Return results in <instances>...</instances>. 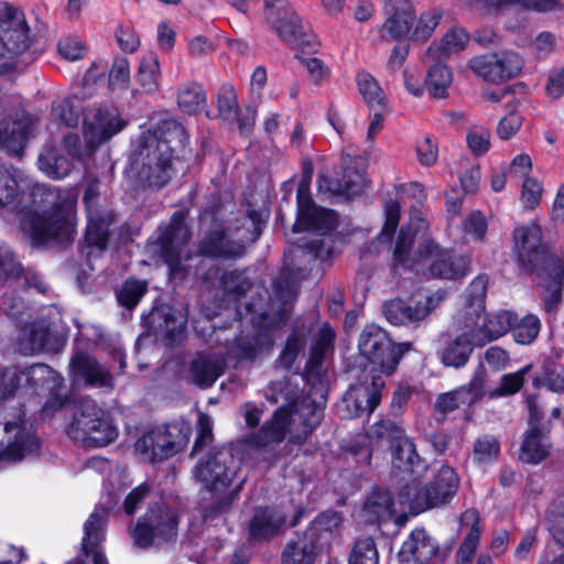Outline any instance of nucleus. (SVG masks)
<instances>
[{"label":"nucleus","mask_w":564,"mask_h":564,"mask_svg":"<svg viewBox=\"0 0 564 564\" xmlns=\"http://www.w3.org/2000/svg\"><path fill=\"white\" fill-rule=\"evenodd\" d=\"M187 134L173 119L143 131L132 144L129 172L141 183L162 187L172 175L176 152L185 148Z\"/></svg>","instance_id":"nucleus-1"},{"label":"nucleus","mask_w":564,"mask_h":564,"mask_svg":"<svg viewBox=\"0 0 564 564\" xmlns=\"http://www.w3.org/2000/svg\"><path fill=\"white\" fill-rule=\"evenodd\" d=\"M512 237V250L519 269L534 280H543L549 291L546 308L551 311L557 307L564 286V252L554 250L543 241L542 228L533 221L514 228Z\"/></svg>","instance_id":"nucleus-2"},{"label":"nucleus","mask_w":564,"mask_h":564,"mask_svg":"<svg viewBox=\"0 0 564 564\" xmlns=\"http://www.w3.org/2000/svg\"><path fill=\"white\" fill-rule=\"evenodd\" d=\"M30 204L21 208V227L34 245H44L70 230V214L77 202L72 188L32 186Z\"/></svg>","instance_id":"nucleus-3"},{"label":"nucleus","mask_w":564,"mask_h":564,"mask_svg":"<svg viewBox=\"0 0 564 564\" xmlns=\"http://www.w3.org/2000/svg\"><path fill=\"white\" fill-rule=\"evenodd\" d=\"M412 348L411 341L395 343L379 325H366L358 339L360 356L366 360L365 365H360V375L377 383L386 382L382 377L393 376L404 355Z\"/></svg>","instance_id":"nucleus-4"},{"label":"nucleus","mask_w":564,"mask_h":564,"mask_svg":"<svg viewBox=\"0 0 564 564\" xmlns=\"http://www.w3.org/2000/svg\"><path fill=\"white\" fill-rule=\"evenodd\" d=\"M238 469V459L235 458L232 451L226 446L207 452L193 468L196 481L202 484L215 497L219 496L218 511L226 510L232 502L235 494L229 490V487Z\"/></svg>","instance_id":"nucleus-5"},{"label":"nucleus","mask_w":564,"mask_h":564,"mask_svg":"<svg viewBox=\"0 0 564 564\" xmlns=\"http://www.w3.org/2000/svg\"><path fill=\"white\" fill-rule=\"evenodd\" d=\"M67 434L84 447H102L115 441L117 430L101 408L85 401L75 413Z\"/></svg>","instance_id":"nucleus-6"},{"label":"nucleus","mask_w":564,"mask_h":564,"mask_svg":"<svg viewBox=\"0 0 564 564\" xmlns=\"http://www.w3.org/2000/svg\"><path fill=\"white\" fill-rule=\"evenodd\" d=\"M191 431L189 423L184 421L156 426L137 441L135 451L152 463L161 460L184 447Z\"/></svg>","instance_id":"nucleus-7"},{"label":"nucleus","mask_w":564,"mask_h":564,"mask_svg":"<svg viewBox=\"0 0 564 564\" xmlns=\"http://www.w3.org/2000/svg\"><path fill=\"white\" fill-rule=\"evenodd\" d=\"M459 485L456 469L444 464L429 482L414 492L410 508L415 513H421L445 506L456 496Z\"/></svg>","instance_id":"nucleus-8"},{"label":"nucleus","mask_w":564,"mask_h":564,"mask_svg":"<svg viewBox=\"0 0 564 564\" xmlns=\"http://www.w3.org/2000/svg\"><path fill=\"white\" fill-rule=\"evenodd\" d=\"M367 169L365 156L343 153L339 172L335 176L319 174V192L345 197L358 195L365 187Z\"/></svg>","instance_id":"nucleus-9"},{"label":"nucleus","mask_w":564,"mask_h":564,"mask_svg":"<svg viewBox=\"0 0 564 564\" xmlns=\"http://www.w3.org/2000/svg\"><path fill=\"white\" fill-rule=\"evenodd\" d=\"M386 382L371 381L358 375L357 381L349 386L336 404V413L341 420H352L370 415L380 404Z\"/></svg>","instance_id":"nucleus-10"},{"label":"nucleus","mask_w":564,"mask_h":564,"mask_svg":"<svg viewBox=\"0 0 564 564\" xmlns=\"http://www.w3.org/2000/svg\"><path fill=\"white\" fill-rule=\"evenodd\" d=\"M177 518L165 503L150 509L137 523L132 531L134 543L148 547L155 543L166 542L176 535Z\"/></svg>","instance_id":"nucleus-11"},{"label":"nucleus","mask_w":564,"mask_h":564,"mask_svg":"<svg viewBox=\"0 0 564 564\" xmlns=\"http://www.w3.org/2000/svg\"><path fill=\"white\" fill-rule=\"evenodd\" d=\"M128 122L117 109H89L84 115L83 137L89 153L120 133Z\"/></svg>","instance_id":"nucleus-12"},{"label":"nucleus","mask_w":564,"mask_h":564,"mask_svg":"<svg viewBox=\"0 0 564 564\" xmlns=\"http://www.w3.org/2000/svg\"><path fill=\"white\" fill-rule=\"evenodd\" d=\"M28 47V29L22 13L8 7L0 23V74L11 67V61Z\"/></svg>","instance_id":"nucleus-13"},{"label":"nucleus","mask_w":564,"mask_h":564,"mask_svg":"<svg viewBox=\"0 0 564 564\" xmlns=\"http://www.w3.org/2000/svg\"><path fill=\"white\" fill-rule=\"evenodd\" d=\"M188 240L189 231L184 221V214L178 212L173 215L170 226L155 242L149 246V249L152 253H159L170 267L171 274L176 275L183 249Z\"/></svg>","instance_id":"nucleus-14"},{"label":"nucleus","mask_w":564,"mask_h":564,"mask_svg":"<svg viewBox=\"0 0 564 564\" xmlns=\"http://www.w3.org/2000/svg\"><path fill=\"white\" fill-rule=\"evenodd\" d=\"M469 67L486 82L502 83L521 72L523 59L518 53L508 51L473 57Z\"/></svg>","instance_id":"nucleus-15"},{"label":"nucleus","mask_w":564,"mask_h":564,"mask_svg":"<svg viewBox=\"0 0 564 564\" xmlns=\"http://www.w3.org/2000/svg\"><path fill=\"white\" fill-rule=\"evenodd\" d=\"M440 301L441 299H435L433 295H412L409 301L395 297L383 303L382 312L392 325L416 324L426 318Z\"/></svg>","instance_id":"nucleus-16"},{"label":"nucleus","mask_w":564,"mask_h":564,"mask_svg":"<svg viewBox=\"0 0 564 564\" xmlns=\"http://www.w3.org/2000/svg\"><path fill=\"white\" fill-rule=\"evenodd\" d=\"M485 395V383L480 376H474L467 383L441 393L436 397L433 411L436 421L443 422L446 416L459 408H470Z\"/></svg>","instance_id":"nucleus-17"},{"label":"nucleus","mask_w":564,"mask_h":564,"mask_svg":"<svg viewBox=\"0 0 564 564\" xmlns=\"http://www.w3.org/2000/svg\"><path fill=\"white\" fill-rule=\"evenodd\" d=\"M7 435V445L0 449V465L21 460L26 455L37 452L40 444L32 431L28 426L23 414H20L17 421L4 424Z\"/></svg>","instance_id":"nucleus-18"},{"label":"nucleus","mask_w":564,"mask_h":564,"mask_svg":"<svg viewBox=\"0 0 564 564\" xmlns=\"http://www.w3.org/2000/svg\"><path fill=\"white\" fill-rule=\"evenodd\" d=\"M99 196L98 183L91 182L84 194V203L87 212V229L86 242L89 246L104 250L108 240V228L112 223V214L100 209L97 206V198Z\"/></svg>","instance_id":"nucleus-19"},{"label":"nucleus","mask_w":564,"mask_h":564,"mask_svg":"<svg viewBox=\"0 0 564 564\" xmlns=\"http://www.w3.org/2000/svg\"><path fill=\"white\" fill-rule=\"evenodd\" d=\"M339 214L319 206V264L330 267L347 243L346 236L338 230Z\"/></svg>","instance_id":"nucleus-20"},{"label":"nucleus","mask_w":564,"mask_h":564,"mask_svg":"<svg viewBox=\"0 0 564 564\" xmlns=\"http://www.w3.org/2000/svg\"><path fill=\"white\" fill-rule=\"evenodd\" d=\"M422 253L434 256L429 265V272L433 278L457 280L467 275L469 271L467 257L456 253L453 249H441L433 241H429L424 246Z\"/></svg>","instance_id":"nucleus-21"},{"label":"nucleus","mask_w":564,"mask_h":564,"mask_svg":"<svg viewBox=\"0 0 564 564\" xmlns=\"http://www.w3.org/2000/svg\"><path fill=\"white\" fill-rule=\"evenodd\" d=\"M384 13L388 18L380 29L381 37L397 41L408 37L416 19L411 0H386Z\"/></svg>","instance_id":"nucleus-22"},{"label":"nucleus","mask_w":564,"mask_h":564,"mask_svg":"<svg viewBox=\"0 0 564 564\" xmlns=\"http://www.w3.org/2000/svg\"><path fill=\"white\" fill-rule=\"evenodd\" d=\"M448 550L441 553L438 543L427 533L424 528H415L409 538L402 543L398 556L401 562L416 561L427 563L434 557L444 562Z\"/></svg>","instance_id":"nucleus-23"},{"label":"nucleus","mask_w":564,"mask_h":564,"mask_svg":"<svg viewBox=\"0 0 564 564\" xmlns=\"http://www.w3.org/2000/svg\"><path fill=\"white\" fill-rule=\"evenodd\" d=\"M70 367L74 379L77 381L83 380L88 386L99 388L113 387L112 375L89 355L77 354L73 358Z\"/></svg>","instance_id":"nucleus-24"},{"label":"nucleus","mask_w":564,"mask_h":564,"mask_svg":"<svg viewBox=\"0 0 564 564\" xmlns=\"http://www.w3.org/2000/svg\"><path fill=\"white\" fill-rule=\"evenodd\" d=\"M293 25H295V29L290 30L293 32L292 37H280L292 45L295 51V57L299 62L307 69L308 73L314 74L317 69V59L315 57L317 53L315 35L306 32L301 18L297 19Z\"/></svg>","instance_id":"nucleus-25"},{"label":"nucleus","mask_w":564,"mask_h":564,"mask_svg":"<svg viewBox=\"0 0 564 564\" xmlns=\"http://www.w3.org/2000/svg\"><path fill=\"white\" fill-rule=\"evenodd\" d=\"M551 432L527 429L519 449V459L524 464L538 465L551 453Z\"/></svg>","instance_id":"nucleus-26"},{"label":"nucleus","mask_w":564,"mask_h":564,"mask_svg":"<svg viewBox=\"0 0 564 564\" xmlns=\"http://www.w3.org/2000/svg\"><path fill=\"white\" fill-rule=\"evenodd\" d=\"M362 510L369 523L387 522L395 513L394 498L388 489L373 486L365 500Z\"/></svg>","instance_id":"nucleus-27"},{"label":"nucleus","mask_w":564,"mask_h":564,"mask_svg":"<svg viewBox=\"0 0 564 564\" xmlns=\"http://www.w3.org/2000/svg\"><path fill=\"white\" fill-rule=\"evenodd\" d=\"M517 322V314L511 311H499L486 314L482 325L474 333L477 344L484 346L487 343L496 340L508 332Z\"/></svg>","instance_id":"nucleus-28"},{"label":"nucleus","mask_w":564,"mask_h":564,"mask_svg":"<svg viewBox=\"0 0 564 564\" xmlns=\"http://www.w3.org/2000/svg\"><path fill=\"white\" fill-rule=\"evenodd\" d=\"M312 172L311 169L305 173L297 188V218L293 226L295 232L314 231L317 227V209L308 192Z\"/></svg>","instance_id":"nucleus-29"},{"label":"nucleus","mask_w":564,"mask_h":564,"mask_svg":"<svg viewBox=\"0 0 564 564\" xmlns=\"http://www.w3.org/2000/svg\"><path fill=\"white\" fill-rule=\"evenodd\" d=\"M317 528L313 524L302 536L286 545L283 552L284 564H314L316 558Z\"/></svg>","instance_id":"nucleus-30"},{"label":"nucleus","mask_w":564,"mask_h":564,"mask_svg":"<svg viewBox=\"0 0 564 564\" xmlns=\"http://www.w3.org/2000/svg\"><path fill=\"white\" fill-rule=\"evenodd\" d=\"M476 345L474 333H462L446 343L441 352V362L445 367L459 369L468 362Z\"/></svg>","instance_id":"nucleus-31"},{"label":"nucleus","mask_w":564,"mask_h":564,"mask_svg":"<svg viewBox=\"0 0 564 564\" xmlns=\"http://www.w3.org/2000/svg\"><path fill=\"white\" fill-rule=\"evenodd\" d=\"M225 359L219 355H199L191 366V377L200 388L210 387L224 372Z\"/></svg>","instance_id":"nucleus-32"},{"label":"nucleus","mask_w":564,"mask_h":564,"mask_svg":"<svg viewBox=\"0 0 564 564\" xmlns=\"http://www.w3.org/2000/svg\"><path fill=\"white\" fill-rule=\"evenodd\" d=\"M31 132V122L20 120H2L0 122V147L12 154H20Z\"/></svg>","instance_id":"nucleus-33"},{"label":"nucleus","mask_w":564,"mask_h":564,"mask_svg":"<svg viewBox=\"0 0 564 564\" xmlns=\"http://www.w3.org/2000/svg\"><path fill=\"white\" fill-rule=\"evenodd\" d=\"M292 411L289 408H279L272 419L259 432L257 444L265 446L270 443L282 442L292 423Z\"/></svg>","instance_id":"nucleus-34"},{"label":"nucleus","mask_w":564,"mask_h":564,"mask_svg":"<svg viewBox=\"0 0 564 564\" xmlns=\"http://www.w3.org/2000/svg\"><path fill=\"white\" fill-rule=\"evenodd\" d=\"M264 17L279 36L286 39L292 37L293 32L285 28L284 20L294 24L300 19L293 8L285 4L283 0H264Z\"/></svg>","instance_id":"nucleus-35"},{"label":"nucleus","mask_w":564,"mask_h":564,"mask_svg":"<svg viewBox=\"0 0 564 564\" xmlns=\"http://www.w3.org/2000/svg\"><path fill=\"white\" fill-rule=\"evenodd\" d=\"M284 522L285 518L281 512L270 509H260L250 521V536L253 540H265L275 534Z\"/></svg>","instance_id":"nucleus-36"},{"label":"nucleus","mask_w":564,"mask_h":564,"mask_svg":"<svg viewBox=\"0 0 564 564\" xmlns=\"http://www.w3.org/2000/svg\"><path fill=\"white\" fill-rule=\"evenodd\" d=\"M161 68L156 54L149 52L142 55L135 74V80L147 94L156 93L160 88Z\"/></svg>","instance_id":"nucleus-37"},{"label":"nucleus","mask_w":564,"mask_h":564,"mask_svg":"<svg viewBox=\"0 0 564 564\" xmlns=\"http://www.w3.org/2000/svg\"><path fill=\"white\" fill-rule=\"evenodd\" d=\"M392 459L397 468L404 473L413 474L422 465V459L416 451L413 440L405 434L390 446Z\"/></svg>","instance_id":"nucleus-38"},{"label":"nucleus","mask_w":564,"mask_h":564,"mask_svg":"<svg viewBox=\"0 0 564 564\" xmlns=\"http://www.w3.org/2000/svg\"><path fill=\"white\" fill-rule=\"evenodd\" d=\"M50 332L44 322L25 326L19 336L18 347L24 355L39 352L47 347Z\"/></svg>","instance_id":"nucleus-39"},{"label":"nucleus","mask_w":564,"mask_h":564,"mask_svg":"<svg viewBox=\"0 0 564 564\" xmlns=\"http://www.w3.org/2000/svg\"><path fill=\"white\" fill-rule=\"evenodd\" d=\"M531 384L534 390H546L554 393L564 392V375L556 370L555 362L545 359L539 370L531 377Z\"/></svg>","instance_id":"nucleus-40"},{"label":"nucleus","mask_w":564,"mask_h":564,"mask_svg":"<svg viewBox=\"0 0 564 564\" xmlns=\"http://www.w3.org/2000/svg\"><path fill=\"white\" fill-rule=\"evenodd\" d=\"M358 91L369 108L384 109L387 97L378 80L367 70H360L356 75Z\"/></svg>","instance_id":"nucleus-41"},{"label":"nucleus","mask_w":564,"mask_h":564,"mask_svg":"<svg viewBox=\"0 0 564 564\" xmlns=\"http://www.w3.org/2000/svg\"><path fill=\"white\" fill-rule=\"evenodd\" d=\"M39 167L48 177L63 178L72 171L73 163L55 149H45L39 156Z\"/></svg>","instance_id":"nucleus-42"},{"label":"nucleus","mask_w":564,"mask_h":564,"mask_svg":"<svg viewBox=\"0 0 564 564\" xmlns=\"http://www.w3.org/2000/svg\"><path fill=\"white\" fill-rule=\"evenodd\" d=\"M452 80V69L445 64L436 63L427 70L425 86L432 98H445L447 97V89Z\"/></svg>","instance_id":"nucleus-43"},{"label":"nucleus","mask_w":564,"mask_h":564,"mask_svg":"<svg viewBox=\"0 0 564 564\" xmlns=\"http://www.w3.org/2000/svg\"><path fill=\"white\" fill-rule=\"evenodd\" d=\"M500 451L499 440L491 434H484L476 437L471 458L477 466L490 465L498 459Z\"/></svg>","instance_id":"nucleus-44"},{"label":"nucleus","mask_w":564,"mask_h":564,"mask_svg":"<svg viewBox=\"0 0 564 564\" xmlns=\"http://www.w3.org/2000/svg\"><path fill=\"white\" fill-rule=\"evenodd\" d=\"M533 365L528 364L519 370L505 373L500 378L499 386L491 392L494 397H510L521 391L525 382V376L530 373Z\"/></svg>","instance_id":"nucleus-45"},{"label":"nucleus","mask_w":564,"mask_h":564,"mask_svg":"<svg viewBox=\"0 0 564 564\" xmlns=\"http://www.w3.org/2000/svg\"><path fill=\"white\" fill-rule=\"evenodd\" d=\"M206 97L197 84H187L178 89L177 104L183 112L195 113L205 107Z\"/></svg>","instance_id":"nucleus-46"},{"label":"nucleus","mask_w":564,"mask_h":564,"mask_svg":"<svg viewBox=\"0 0 564 564\" xmlns=\"http://www.w3.org/2000/svg\"><path fill=\"white\" fill-rule=\"evenodd\" d=\"M348 564H379V552L371 536L359 538L355 541Z\"/></svg>","instance_id":"nucleus-47"},{"label":"nucleus","mask_w":564,"mask_h":564,"mask_svg":"<svg viewBox=\"0 0 564 564\" xmlns=\"http://www.w3.org/2000/svg\"><path fill=\"white\" fill-rule=\"evenodd\" d=\"M541 323L538 316L528 314L523 318L519 319L511 326V334L516 343L520 345L531 344L539 335Z\"/></svg>","instance_id":"nucleus-48"},{"label":"nucleus","mask_w":564,"mask_h":564,"mask_svg":"<svg viewBox=\"0 0 564 564\" xmlns=\"http://www.w3.org/2000/svg\"><path fill=\"white\" fill-rule=\"evenodd\" d=\"M370 436L377 441H386L391 445L400 442L405 431L397 422L390 419H381L375 422L370 427Z\"/></svg>","instance_id":"nucleus-49"},{"label":"nucleus","mask_w":564,"mask_h":564,"mask_svg":"<svg viewBox=\"0 0 564 564\" xmlns=\"http://www.w3.org/2000/svg\"><path fill=\"white\" fill-rule=\"evenodd\" d=\"M384 224L377 239L380 242H391L400 223L401 205L395 199H390L384 206Z\"/></svg>","instance_id":"nucleus-50"},{"label":"nucleus","mask_w":564,"mask_h":564,"mask_svg":"<svg viewBox=\"0 0 564 564\" xmlns=\"http://www.w3.org/2000/svg\"><path fill=\"white\" fill-rule=\"evenodd\" d=\"M413 246V238L409 232L401 229L398 234L397 241L392 252L391 270L397 271L400 267H409L411 260V250Z\"/></svg>","instance_id":"nucleus-51"},{"label":"nucleus","mask_w":564,"mask_h":564,"mask_svg":"<svg viewBox=\"0 0 564 564\" xmlns=\"http://www.w3.org/2000/svg\"><path fill=\"white\" fill-rule=\"evenodd\" d=\"M525 404L528 408V419L527 424L528 429H536L541 432H551L552 423L551 419L545 420L544 412L541 406L538 404V394H525Z\"/></svg>","instance_id":"nucleus-52"},{"label":"nucleus","mask_w":564,"mask_h":564,"mask_svg":"<svg viewBox=\"0 0 564 564\" xmlns=\"http://www.w3.org/2000/svg\"><path fill=\"white\" fill-rule=\"evenodd\" d=\"M441 18V13L435 11L423 12L413 29L411 40L417 42L427 41L432 36L435 28L438 25Z\"/></svg>","instance_id":"nucleus-53"},{"label":"nucleus","mask_w":564,"mask_h":564,"mask_svg":"<svg viewBox=\"0 0 564 564\" xmlns=\"http://www.w3.org/2000/svg\"><path fill=\"white\" fill-rule=\"evenodd\" d=\"M480 540V532L473 527L456 551V564H473Z\"/></svg>","instance_id":"nucleus-54"},{"label":"nucleus","mask_w":564,"mask_h":564,"mask_svg":"<svg viewBox=\"0 0 564 564\" xmlns=\"http://www.w3.org/2000/svg\"><path fill=\"white\" fill-rule=\"evenodd\" d=\"M491 133L486 128H476L467 132L466 142L469 151L475 156H482L490 150Z\"/></svg>","instance_id":"nucleus-55"},{"label":"nucleus","mask_w":564,"mask_h":564,"mask_svg":"<svg viewBox=\"0 0 564 564\" xmlns=\"http://www.w3.org/2000/svg\"><path fill=\"white\" fill-rule=\"evenodd\" d=\"M488 230V223L480 210L470 212L463 221V231L475 241H484Z\"/></svg>","instance_id":"nucleus-56"},{"label":"nucleus","mask_w":564,"mask_h":564,"mask_svg":"<svg viewBox=\"0 0 564 564\" xmlns=\"http://www.w3.org/2000/svg\"><path fill=\"white\" fill-rule=\"evenodd\" d=\"M147 291V283L143 281L129 280L124 282L118 293L119 302L128 307H134Z\"/></svg>","instance_id":"nucleus-57"},{"label":"nucleus","mask_w":564,"mask_h":564,"mask_svg":"<svg viewBox=\"0 0 564 564\" xmlns=\"http://www.w3.org/2000/svg\"><path fill=\"white\" fill-rule=\"evenodd\" d=\"M21 191V185L14 175L0 166V207L13 203Z\"/></svg>","instance_id":"nucleus-58"},{"label":"nucleus","mask_w":564,"mask_h":564,"mask_svg":"<svg viewBox=\"0 0 564 564\" xmlns=\"http://www.w3.org/2000/svg\"><path fill=\"white\" fill-rule=\"evenodd\" d=\"M547 520L554 541L564 546V505L553 503L549 509Z\"/></svg>","instance_id":"nucleus-59"},{"label":"nucleus","mask_w":564,"mask_h":564,"mask_svg":"<svg viewBox=\"0 0 564 564\" xmlns=\"http://www.w3.org/2000/svg\"><path fill=\"white\" fill-rule=\"evenodd\" d=\"M130 83V66L124 57H118L113 61L109 73V85L113 89H124Z\"/></svg>","instance_id":"nucleus-60"},{"label":"nucleus","mask_w":564,"mask_h":564,"mask_svg":"<svg viewBox=\"0 0 564 564\" xmlns=\"http://www.w3.org/2000/svg\"><path fill=\"white\" fill-rule=\"evenodd\" d=\"M541 196V183L536 178L527 176L522 183L521 189V198L525 208L534 209L539 205Z\"/></svg>","instance_id":"nucleus-61"},{"label":"nucleus","mask_w":564,"mask_h":564,"mask_svg":"<svg viewBox=\"0 0 564 564\" xmlns=\"http://www.w3.org/2000/svg\"><path fill=\"white\" fill-rule=\"evenodd\" d=\"M213 422L210 416L200 413L198 416V435L194 444L193 452L195 454L204 453L213 440L212 434Z\"/></svg>","instance_id":"nucleus-62"},{"label":"nucleus","mask_w":564,"mask_h":564,"mask_svg":"<svg viewBox=\"0 0 564 564\" xmlns=\"http://www.w3.org/2000/svg\"><path fill=\"white\" fill-rule=\"evenodd\" d=\"M217 107L219 112L229 118L236 115L237 97L232 86L224 85L218 94Z\"/></svg>","instance_id":"nucleus-63"},{"label":"nucleus","mask_w":564,"mask_h":564,"mask_svg":"<svg viewBox=\"0 0 564 564\" xmlns=\"http://www.w3.org/2000/svg\"><path fill=\"white\" fill-rule=\"evenodd\" d=\"M59 54L68 61H77L85 54V46L77 36H65L58 43Z\"/></svg>","instance_id":"nucleus-64"}]
</instances>
